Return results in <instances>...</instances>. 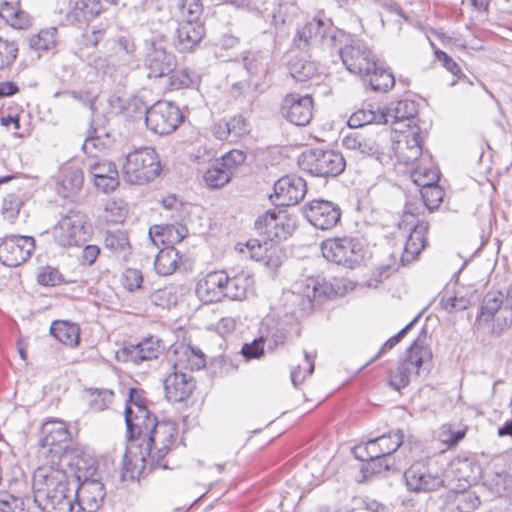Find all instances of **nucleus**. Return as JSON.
Instances as JSON below:
<instances>
[{"label":"nucleus","instance_id":"6e6d98bb","mask_svg":"<svg viewBox=\"0 0 512 512\" xmlns=\"http://www.w3.org/2000/svg\"><path fill=\"white\" fill-rule=\"evenodd\" d=\"M376 440L386 457L393 456V453L402 445L404 434L402 430L397 429L376 437Z\"/></svg>","mask_w":512,"mask_h":512},{"label":"nucleus","instance_id":"dca6fc26","mask_svg":"<svg viewBox=\"0 0 512 512\" xmlns=\"http://www.w3.org/2000/svg\"><path fill=\"white\" fill-rule=\"evenodd\" d=\"M343 64L351 73L370 74L377 59L371 49L361 41H352L339 51Z\"/></svg>","mask_w":512,"mask_h":512},{"label":"nucleus","instance_id":"72a5a7b5","mask_svg":"<svg viewBox=\"0 0 512 512\" xmlns=\"http://www.w3.org/2000/svg\"><path fill=\"white\" fill-rule=\"evenodd\" d=\"M411 224L413 225V228L407 238L401 257L403 264H407L415 260L426 244V233L429 228L428 223L425 221H418L416 224Z\"/></svg>","mask_w":512,"mask_h":512},{"label":"nucleus","instance_id":"6e6552de","mask_svg":"<svg viewBox=\"0 0 512 512\" xmlns=\"http://www.w3.org/2000/svg\"><path fill=\"white\" fill-rule=\"evenodd\" d=\"M320 248L328 261L350 269L358 266L364 258L363 245L354 237L328 238L321 242Z\"/></svg>","mask_w":512,"mask_h":512},{"label":"nucleus","instance_id":"bf43d9fd","mask_svg":"<svg viewBox=\"0 0 512 512\" xmlns=\"http://www.w3.org/2000/svg\"><path fill=\"white\" fill-rule=\"evenodd\" d=\"M480 499L475 492L464 491L454 496L453 504L462 512H473L480 505Z\"/></svg>","mask_w":512,"mask_h":512},{"label":"nucleus","instance_id":"393cba45","mask_svg":"<svg viewBox=\"0 0 512 512\" xmlns=\"http://www.w3.org/2000/svg\"><path fill=\"white\" fill-rule=\"evenodd\" d=\"M281 211L272 209L257 218L255 228L259 234L270 243L286 239L288 230L284 225V216Z\"/></svg>","mask_w":512,"mask_h":512},{"label":"nucleus","instance_id":"ddd939ff","mask_svg":"<svg viewBox=\"0 0 512 512\" xmlns=\"http://www.w3.org/2000/svg\"><path fill=\"white\" fill-rule=\"evenodd\" d=\"M336 294L332 284L321 277H307L293 284L292 296L300 299L301 310H310L313 302L331 298Z\"/></svg>","mask_w":512,"mask_h":512},{"label":"nucleus","instance_id":"5fc2aeb1","mask_svg":"<svg viewBox=\"0 0 512 512\" xmlns=\"http://www.w3.org/2000/svg\"><path fill=\"white\" fill-rule=\"evenodd\" d=\"M352 453L354 457L360 461H366L371 458L386 457L383 453L376 438L370 439L365 443L358 444L353 447Z\"/></svg>","mask_w":512,"mask_h":512},{"label":"nucleus","instance_id":"79ce46f5","mask_svg":"<svg viewBox=\"0 0 512 512\" xmlns=\"http://www.w3.org/2000/svg\"><path fill=\"white\" fill-rule=\"evenodd\" d=\"M179 260V252L174 247L161 249L154 261L155 270L162 276L171 275L177 269Z\"/></svg>","mask_w":512,"mask_h":512},{"label":"nucleus","instance_id":"c85d7f7f","mask_svg":"<svg viewBox=\"0 0 512 512\" xmlns=\"http://www.w3.org/2000/svg\"><path fill=\"white\" fill-rule=\"evenodd\" d=\"M225 297L231 300H244L253 293L254 279L250 272L245 270H231L227 272L224 283Z\"/></svg>","mask_w":512,"mask_h":512},{"label":"nucleus","instance_id":"f03ea898","mask_svg":"<svg viewBox=\"0 0 512 512\" xmlns=\"http://www.w3.org/2000/svg\"><path fill=\"white\" fill-rule=\"evenodd\" d=\"M491 324L495 333H501L512 325V285L505 296L500 291H490L484 296L474 325L481 329Z\"/></svg>","mask_w":512,"mask_h":512},{"label":"nucleus","instance_id":"f3484780","mask_svg":"<svg viewBox=\"0 0 512 512\" xmlns=\"http://www.w3.org/2000/svg\"><path fill=\"white\" fill-rule=\"evenodd\" d=\"M314 102L311 95L289 93L281 102L280 113L296 126H306L313 118Z\"/></svg>","mask_w":512,"mask_h":512},{"label":"nucleus","instance_id":"a19ab883","mask_svg":"<svg viewBox=\"0 0 512 512\" xmlns=\"http://www.w3.org/2000/svg\"><path fill=\"white\" fill-rule=\"evenodd\" d=\"M50 333L61 343L74 347L80 340V329L76 324L67 321H54Z\"/></svg>","mask_w":512,"mask_h":512},{"label":"nucleus","instance_id":"aec40b11","mask_svg":"<svg viewBox=\"0 0 512 512\" xmlns=\"http://www.w3.org/2000/svg\"><path fill=\"white\" fill-rule=\"evenodd\" d=\"M125 422L127 427V444L132 448H137V443L144 442L149 435V431L157 423L156 416L149 410L140 412L131 409L125 410Z\"/></svg>","mask_w":512,"mask_h":512},{"label":"nucleus","instance_id":"864d4df0","mask_svg":"<svg viewBox=\"0 0 512 512\" xmlns=\"http://www.w3.org/2000/svg\"><path fill=\"white\" fill-rule=\"evenodd\" d=\"M56 33L54 27L41 30L29 38V46L36 51H48L56 44Z\"/></svg>","mask_w":512,"mask_h":512},{"label":"nucleus","instance_id":"a211bd4d","mask_svg":"<svg viewBox=\"0 0 512 512\" xmlns=\"http://www.w3.org/2000/svg\"><path fill=\"white\" fill-rule=\"evenodd\" d=\"M35 249L34 238L12 235L0 244V261L8 267H16L28 260Z\"/></svg>","mask_w":512,"mask_h":512},{"label":"nucleus","instance_id":"37998d69","mask_svg":"<svg viewBox=\"0 0 512 512\" xmlns=\"http://www.w3.org/2000/svg\"><path fill=\"white\" fill-rule=\"evenodd\" d=\"M83 398L88 402L90 409L103 411L112 403L114 392L108 388L90 386L84 389Z\"/></svg>","mask_w":512,"mask_h":512},{"label":"nucleus","instance_id":"c9c22d12","mask_svg":"<svg viewBox=\"0 0 512 512\" xmlns=\"http://www.w3.org/2000/svg\"><path fill=\"white\" fill-rule=\"evenodd\" d=\"M387 121L384 123H396L404 120L411 121L418 113V104L414 100L403 99L391 103L382 109Z\"/></svg>","mask_w":512,"mask_h":512},{"label":"nucleus","instance_id":"4be33fe9","mask_svg":"<svg viewBox=\"0 0 512 512\" xmlns=\"http://www.w3.org/2000/svg\"><path fill=\"white\" fill-rule=\"evenodd\" d=\"M307 192L306 182L297 175H285L274 184L276 201L280 206H291L301 201Z\"/></svg>","mask_w":512,"mask_h":512},{"label":"nucleus","instance_id":"9b49d317","mask_svg":"<svg viewBox=\"0 0 512 512\" xmlns=\"http://www.w3.org/2000/svg\"><path fill=\"white\" fill-rule=\"evenodd\" d=\"M182 121L179 107L169 101H157L151 105L145 118L148 129L158 135L174 132Z\"/></svg>","mask_w":512,"mask_h":512},{"label":"nucleus","instance_id":"69168bd1","mask_svg":"<svg viewBox=\"0 0 512 512\" xmlns=\"http://www.w3.org/2000/svg\"><path fill=\"white\" fill-rule=\"evenodd\" d=\"M314 359L315 355H310L305 352V365L298 366L291 371L292 384H301L306 380V377L311 375L314 371Z\"/></svg>","mask_w":512,"mask_h":512},{"label":"nucleus","instance_id":"0e129e2a","mask_svg":"<svg viewBox=\"0 0 512 512\" xmlns=\"http://www.w3.org/2000/svg\"><path fill=\"white\" fill-rule=\"evenodd\" d=\"M265 337L260 336L250 343H245L241 348V354L246 361L260 359L264 356Z\"/></svg>","mask_w":512,"mask_h":512},{"label":"nucleus","instance_id":"8fccbe9b","mask_svg":"<svg viewBox=\"0 0 512 512\" xmlns=\"http://www.w3.org/2000/svg\"><path fill=\"white\" fill-rule=\"evenodd\" d=\"M315 62L295 57L289 62L290 75L297 81H306L311 79L317 73Z\"/></svg>","mask_w":512,"mask_h":512},{"label":"nucleus","instance_id":"09e8293b","mask_svg":"<svg viewBox=\"0 0 512 512\" xmlns=\"http://www.w3.org/2000/svg\"><path fill=\"white\" fill-rule=\"evenodd\" d=\"M269 55L264 52H249L244 57V65L250 73L251 78L266 77L268 73Z\"/></svg>","mask_w":512,"mask_h":512},{"label":"nucleus","instance_id":"052dcab7","mask_svg":"<svg viewBox=\"0 0 512 512\" xmlns=\"http://www.w3.org/2000/svg\"><path fill=\"white\" fill-rule=\"evenodd\" d=\"M168 77V86L170 90H179L189 88L193 84V77L191 72L187 68L176 70L171 72Z\"/></svg>","mask_w":512,"mask_h":512},{"label":"nucleus","instance_id":"7ed1b4c3","mask_svg":"<svg viewBox=\"0 0 512 512\" xmlns=\"http://www.w3.org/2000/svg\"><path fill=\"white\" fill-rule=\"evenodd\" d=\"M161 170L159 155L151 147H142L128 153L122 166L124 180L133 185H144L154 181Z\"/></svg>","mask_w":512,"mask_h":512},{"label":"nucleus","instance_id":"bb28decb","mask_svg":"<svg viewBox=\"0 0 512 512\" xmlns=\"http://www.w3.org/2000/svg\"><path fill=\"white\" fill-rule=\"evenodd\" d=\"M203 22H178L175 35V47L179 52H191L196 49L205 36Z\"/></svg>","mask_w":512,"mask_h":512},{"label":"nucleus","instance_id":"e2e57ef3","mask_svg":"<svg viewBox=\"0 0 512 512\" xmlns=\"http://www.w3.org/2000/svg\"><path fill=\"white\" fill-rule=\"evenodd\" d=\"M18 54V46L13 41L0 37V69L9 67L14 63Z\"/></svg>","mask_w":512,"mask_h":512},{"label":"nucleus","instance_id":"4c0bfd02","mask_svg":"<svg viewBox=\"0 0 512 512\" xmlns=\"http://www.w3.org/2000/svg\"><path fill=\"white\" fill-rule=\"evenodd\" d=\"M363 462L364 464L360 468L362 477L358 482H365L374 475L397 470L394 456L371 458Z\"/></svg>","mask_w":512,"mask_h":512},{"label":"nucleus","instance_id":"f704fd0d","mask_svg":"<svg viewBox=\"0 0 512 512\" xmlns=\"http://www.w3.org/2000/svg\"><path fill=\"white\" fill-rule=\"evenodd\" d=\"M102 11L99 0H75L67 14V20L72 24L82 25L91 21Z\"/></svg>","mask_w":512,"mask_h":512},{"label":"nucleus","instance_id":"2eb2a0df","mask_svg":"<svg viewBox=\"0 0 512 512\" xmlns=\"http://www.w3.org/2000/svg\"><path fill=\"white\" fill-rule=\"evenodd\" d=\"M408 491L413 493H426L436 491L444 486V479L438 473H433L422 462H414L403 474Z\"/></svg>","mask_w":512,"mask_h":512},{"label":"nucleus","instance_id":"412c9836","mask_svg":"<svg viewBox=\"0 0 512 512\" xmlns=\"http://www.w3.org/2000/svg\"><path fill=\"white\" fill-rule=\"evenodd\" d=\"M79 484L72 479V488L68 491L47 493L42 499H34L42 512H75L77 510V492Z\"/></svg>","mask_w":512,"mask_h":512},{"label":"nucleus","instance_id":"39448f33","mask_svg":"<svg viewBox=\"0 0 512 512\" xmlns=\"http://www.w3.org/2000/svg\"><path fill=\"white\" fill-rule=\"evenodd\" d=\"M144 68L149 79L163 78L177 67L176 56L168 51V39L164 34H153L145 40Z\"/></svg>","mask_w":512,"mask_h":512},{"label":"nucleus","instance_id":"4d7b16f0","mask_svg":"<svg viewBox=\"0 0 512 512\" xmlns=\"http://www.w3.org/2000/svg\"><path fill=\"white\" fill-rule=\"evenodd\" d=\"M444 197L443 189L438 183L429 186H421V199L429 212L438 208Z\"/></svg>","mask_w":512,"mask_h":512},{"label":"nucleus","instance_id":"680f3d73","mask_svg":"<svg viewBox=\"0 0 512 512\" xmlns=\"http://www.w3.org/2000/svg\"><path fill=\"white\" fill-rule=\"evenodd\" d=\"M131 409L133 413L135 411H148L147 399L145 391L138 387H131L129 390V396L126 401L125 410Z\"/></svg>","mask_w":512,"mask_h":512},{"label":"nucleus","instance_id":"1a4fd4ad","mask_svg":"<svg viewBox=\"0 0 512 512\" xmlns=\"http://www.w3.org/2000/svg\"><path fill=\"white\" fill-rule=\"evenodd\" d=\"M335 30L329 19L315 16L297 27L294 44L301 50H308L319 44L333 46Z\"/></svg>","mask_w":512,"mask_h":512},{"label":"nucleus","instance_id":"3c124183","mask_svg":"<svg viewBox=\"0 0 512 512\" xmlns=\"http://www.w3.org/2000/svg\"><path fill=\"white\" fill-rule=\"evenodd\" d=\"M177 6L180 17L178 22H203L201 20L204 11L202 0H179Z\"/></svg>","mask_w":512,"mask_h":512},{"label":"nucleus","instance_id":"603ef678","mask_svg":"<svg viewBox=\"0 0 512 512\" xmlns=\"http://www.w3.org/2000/svg\"><path fill=\"white\" fill-rule=\"evenodd\" d=\"M108 133L105 128L91 126L83 143L82 149L86 154L93 155L94 150H102L107 145Z\"/></svg>","mask_w":512,"mask_h":512},{"label":"nucleus","instance_id":"13d9d810","mask_svg":"<svg viewBox=\"0 0 512 512\" xmlns=\"http://www.w3.org/2000/svg\"><path fill=\"white\" fill-rule=\"evenodd\" d=\"M106 29L102 26L88 25L79 38L80 48H94L103 40Z\"/></svg>","mask_w":512,"mask_h":512},{"label":"nucleus","instance_id":"774afa93","mask_svg":"<svg viewBox=\"0 0 512 512\" xmlns=\"http://www.w3.org/2000/svg\"><path fill=\"white\" fill-rule=\"evenodd\" d=\"M165 396L171 403L186 402L192 395L193 386H164Z\"/></svg>","mask_w":512,"mask_h":512},{"label":"nucleus","instance_id":"c03bdc74","mask_svg":"<svg viewBox=\"0 0 512 512\" xmlns=\"http://www.w3.org/2000/svg\"><path fill=\"white\" fill-rule=\"evenodd\" d=\"M365 76L369 77V84L373 91L387 92L395 85L394 75L386 68H384L378 61L372 68L370 74Z\"/></svg>","mask_w":512,"mask_h":512},{"label":"nucleus","instance_id":"a18cd8bd","mask_svg":"<svg viewBox=\"0 0 512 512\" xmlns=\"http://www.w3.org/2000/svg\"><path fill=\"white\" fill-rule=\"evenodd\" d=\"M271 246L272 243L264 238L263 241L259 239H250L245 243H237L236 250L245 257L255 261H261L267 257L268 249Z\"/></svg>","mask_w":512,"mask_h":512},{"label":"nucleus","instance_id":"6ab92c4d","mask_svg":"<svg viewBox=\"0 0 512 512\" xmlns=\"http://www.w3.org/2000/svg\"><path fill=\"white\" fill-rule=\"evenodd\" d=\"M164 350L163 341L157 337L149 336L136 345L124 346L116 352V359L119 362H130L140 364L158 358Z\"/></svg>","mask_w":512,"mask_h":512},{"label":"nucleus","instance_id":"b1692460","mask_svg":"<svg viewBox=\"0 0 512 512\" xmlns=\"http://www.w3.org/2000/svg\"><path fill=\"white\" fill-rule=\"evenodd\" d=\"M84 184L83 170L75 163L64 164L56 181V191L63 198H73Z\"/></svg>","mask_w":512,"mask_h":512},{"label":"nucleus","instance_id":"e433bc0d","mask_svg":"<svg viewBox=\"0 0 512 512\" xmlns=\"http://www.w3.org/2000/svg\"><path fill=\"white\" fill-rule=\"evenodd\" d=\"M0 17L16 29H25L30 25V17L19 1H4L0 5Z\"/></svg>","mask_w":512,"mask_h":512},{"label":"nucleus","instance_id":"338daca9","mask_svg":"<svg viewBox=\"0 0 512 512\" xmlns=\"http://www.w3.org/2000/svg\"><path fill=\"white\" fill-rule=\"evenodd\" d=\"M22 206L21 199L15 194H9L3 199L1 213L9 221H14Z\"/></svg>","mask_w":512,"mask_h":512},{"label":"nucleus","instance_id":"423d86ee","mask_svg":"<svg viewBox=\"0 0 512 512\" xmlns=\"http://www.w3.org/2000/svg\"><path fill=\"white\" fill-rule=\"evenodd\" d=\"M298 165L312 176L327 178L340 175L346 167V161L340 152L315 148L303 151Z\"/></svg>","mask_w":512,"mask_h":512},{"label":"nucleus","instance_id":"9d476101","mask_svg":"<svg viewBox=\"0 0 512 512\" xmlns=\"http://www.w3.org/2000/svg\"><path fill=\"white\" fill-rule=\"evenodd\" d=\"M86 216L80 211L70 210L53 229L55 241L63 247L79 246L87 241L89 234Z\"/></svg>","mask_w":512,"mask_h":512},{"label":"nucleus","instance_id":"f257e3e1","mask_svg":"<svg viewBox=\"0 0 512 512\" xmlns=\"http://www.w3.org/2000/svg\"><path fill=\"white\" fill-rule=\"evenodd\" d=\"M426 337V330L422 329L407 349L406 358L399 363L394 378L401 384L422 381L429 374L433 356Z\"/></svg>","mask_w":512,"mask_h":512},{"label":"nucleus","instance_id":"4468645a","mask_svg":"<svg viewBox=\"0 0 512 512\" xmlns=\"http://www.w3.org/2000/svg\"><path fill=\"white\" fill-rule=\"evenodd\" d=\"M304 215L315 228L331 230L340 223L342 210L332 201L314 199L305 205Z\"/></svg>","mask_w":512,"mask_h":512},{"label":"nucleus","instance_id":"c756f323","mask_svg":"<svg viewBox=\"0 0 512 512\" xmlns=\"http://www.w3.org/2000/svg\"><path fill=\"white\" fill-rule=\"evenodd\" d=\"M142 451H144L142 448H132L130 444H127L126 447V453L123 457V465H122V472H121V480H134L137 478L140 474L144 472L145 469H155L160 468L159 464H151L149 461H146V459H143V461L140 460L142 456ZM143 458H146L143 455Z\"/></svg>","mask_w":512,"mask_h":512},{"label":"nucleus","instance_id":"49530a36","mask_svg":"<svg viewBox=\"0 0 512 512\" xmlns=\"http://www.w3.org/2000/svg\"><path fill=\"white\" fill-rule=\"evenodd\" d=\"M232 176L230 172L216 160L204 173L203 181L210 189H220L228 184Z\"/></svg>","mask_w":512,"mask_h":512},{"label":"nucleus","instance_id":"5701e85b","mask_svg":"<svg viewBox=\"0 0 512 512\" xmlns=\"http://www.w3.org/2000/svg\"><path fill=\"white\" fill-rule=\"evenodd\" d=\"M226 271H212L200 279L196 286V294L204 303H216L225 297L224 283H226Z\"/></svg>","mask_w":512,"mask_h":512},{"label":"nucleus","instance_id":"cd10ccee","mask_svg":"<svg viewBox=\"0 0 512 512\" xmlns=\"http://www.w3.org/2000/svg\"><path fill=\"white\" fill-rule=\"evenodd\" d=\"M88 172L95 186L105 193L114 191L119 185V175L115 164L108 160L88 164Z\"/></svg>","mask_w":512,"mask_h":512},{"label":"nucleus","instance_id":"2f4dec72","mask_svg":"<svg viewBox=\"0 0 512 512\" xmlns=\"http://www.w3.org/2000/svg\"><path fill=\"white\" fill-rule=\"evenodd\" d=\"M65 471L59 465L43 464L33 473L32 488L34 499H42L47 493L50 494L49 486L57 479H60L61 473Z\"/></svg>","mask_w":512,"mask_h":512},{"label":"nucleus","instance_id":"ea45409f","mask_svg":"<svg viewBox=\"0 0 512 512\" xmlns=\"http://www.w3.org/2000/svg\"><path fill=\"white\" fill-rule=\"evenodd\" d=\"M387 121L383 110L372 104L367 108H362L354 112L348 119V125L352 128L362 127L368 124H384Z\"/></svg>","mask_w":512,"mask_h":512},{"label":"nucleus","instance_id":"a878e982","mask_svg":"<svg viewBox=\"0 0 512 512\" xmlns=\"http://www.w3.org/2000/svg\"><path fill=\"white\" fill-rule=\"evenodd\" d=\"M342 144L346 149L375 157L381 164H386L391 159L388 153L381 150V145L376 139L365 137L358 132L347 134Z\"/></svg>","mask_w":512,"mask_h":512},{"label":"nucleus","instance_id":"0eeeda50","mask_svg":"<svg viewBox=\"0 0 512 512\" xmlns=\"http://www.w3.org/2000/svg\"><path fill=\"white\" fill-rule=\"evenodd\" d=\"M173 353L176 356L175 363L163 380V384H189L193 381L186 371H198L206 366V356L197 346L187 343L174 345Z\"/></svg>","mask_w":512,"mask_h":512},{"label":"nucleus","instance_id":"473e14b6","mask_svg":"<svg viewBox=\"0 0 512 512\" xmlns=\"http://www.w3.org/2000/svg\"><path fill=\"white\" fill-rule=\"evenodd\" d=\"M411 166V178L417 186H429L439 182L440 172L430 152L424 153L423 158Z\"/></svg>","mask_w":512,"mask_h":512},{"label":"nucleus","instance_id":"20e7f679","mask_svg":"<svg viewBox=\"0 0 512 512\" xmlns=\"http://www.w3.org/2000/svg\"><path fill=\"white\" fill-rule=\"evenodd\" d=\"M178 434V427L170 420L157 421L144 442L137 443V448H142V455L151 464H159L160 468L166 469L165 456L174 445ZM143 456L140 460L143 461Z\"/></svg>","mask_w":512,"mask_h":512},{"label":"nucleus","instance_id":"de8ad7c7","mask_svg":"<svg viewBox=\"0 0 512 512\" xmlns=\"http://www.w3.org/2000/svg\"><path fill=\"white\" fill-rule=\"evenodd\" d=\"M105 247L111 250L117 256L124 259L130 253V243L126 232L121 230L108 231L105 236Z\"/></svg>","mask_w":512,"mask_h":512},{"label":"nucleus","instance_id":"f8f14e48","mask_svg":"<svg viewBox=\"0 0 512 512\" xmlns=\"http://www.w3.org/2000/svg\"><path fill=\"white\" fill-rule=\"evenodd\" d=\"M423 144L424 134L420 127L414 126L398 135L393 141L392 150L400 164L411 166L423 158L424 153L429 152Z\"/></svg>","mask_w":512,"mask_h":512},{"label":"nucleus","instance_id":"7c9ffc66","mask_svg":"<svg viewBox=\"0 0 512 512\" xmlns=\"http://www.w3.org/2000/svg\"><path fill=\"white\" fill-rule=\"evenodd\" d=\"M71 434L66 424L59 419L47 420L41 427L40 444L42 447H66Z\"/></svg>","mask_w":512,"mask_h":512},{"label":"nucleus","instance_id":"58836bf2","mask_svg":"<svg viewBox=\"0 0 512 512\" xmlns=\"http://www.w3.org/2000/svg\"><path fill=\"white\" fill-rule=\"evenodd\" d=\"M268 86V83L265 81L250 78L248 81L235 83L232 86L231 93L234 98H241L248 104H252Z\"/></svg>","mask_w":512,"mask_h":512}]
</instances>
